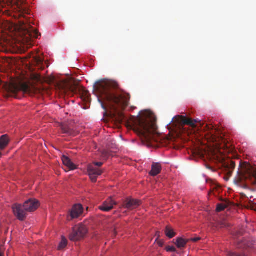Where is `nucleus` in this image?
I'll use <instances>...</instances> for the list:
<instances>
[{
    "instance_id": "a211bd4d",
    "label": "nucleus",
    "mask_w": 256,
    "mask_h": 256,
    "mask_svg": "<svg viewBox=\"0 0 256 256\" xmlns=\"http://www.w3.org/2000/svg\"><path fill=\"white\" fill-rule=\"evenodd\" d=\"M60 128L62 133L70 136L74 134V132L67 124H61Z\"/></svg>"
},
{
    "instance_id": "7ed1b4c3",
    "label": "nucleus",
    "mask_w": 256,
    "mask_h": 256,
    "mask_svg": "<svg viewBox=\"0 0 256 256\" xmlns=\"http://www.w3.org/2000/svg\"><path fill=\"white\" fill-rule=\"evenodd\" d=\"M87 231V229L84 225L76 226L73 228L72 232L70 236V239L72 241L80 240L84 238Z\"/></svg>"
},
{
    "instance_id": "f257e3e1",
    "label": "nucleus",
    "mask_w": 256,
    "mask_h": 256,
    "mask_svg": "<svg viewBox=\"0 0 256 256\" xmlns=\"http://www.w3.org/2000/svg\"><path fill=\"white\" fill-rule=\"evenodd\" d=\"M94 90L98 95V100L102 108L110 110L111 114L121 122L124 118L122 110L128 104L130 94L118 90V84L112 80H101L94 86Z\"/></svg>"
},
{
    "instance_id": "a878e982",
    "label": "nucleus",
    "mask_w": 256,
    "mask_h": 256,
    "mask_svg": "<svg viewBox=\"0 0 256 256\" xmlns=\"http://www.w3.org/2000/svg\"><path fill=\"white\" fill-rule=\"evenodd\" d=\"M166 250L167 252H176V248L172 246H168L166 247Z\"/></svg>"
},
{
    "instance_id": "412c9836",
    "label": "nucleus",
    "mask_w": 256,
    "mask_h": 256,
    "mask_svg": "<svg viewBox=\"0 0 256 256\" xmlns=\"http://www.w3.org/2000/svg\"><path fill=\"white\" fill-rule=\"evenodd\" d=\"M217 145V146L218 148L221 149V148H228L227 144H226V140L222 137H220L218 138V140H216Z\"/></svg>"
},
{
    "instance_id": "2eb2a0df",
    "label": "nucleus",
    "mask_w": 256,
    "mask_h": 256,
    "mask_svg": "<svg viewBox=\"0 0 256 256\" xmlns=\"http://www.w3.org/2000/svg\"><path fill=\"white\" fill-rule=\"evenodd\" d=\"M62 159L64 164L67 167L68 170H74L76 168V166L68 156H62Z\"/></svg>"
},
{
    "instance_id": "ddd939ff",
    "label": "nucleus",
    "mask_w": 256,
    "mask_h": 256,
    "mask_svg": "<svg viewBox=\"0 0 256 256\" xmlns=\"http://www.w3.org/2000/svg\"><path fill=\"white\" fill-rule=\"evenodd\" d=\"M84 208L80 204H74L70 211V216L72 218H76L80 216L83 212Z\"/></svg>"
},
{
    "instance_id": "bb28decb",
    "label": "nucleus",
    "mask_w": 256,
    "mask_h": 256,
    "mask_svg": "<svg viewBox=\"0 0 256 256\" xmlns=\"http://www.w3.org/2000/svg\"><path fill=\"white\" fill-rule=\"evenodd\" d=\"M34 60H35L36 62V64H41L42 62V59L40 57H38V56L34 57Z\"/></svg>"
},
{
    "instance_id": "1a4fd4ad",
    "label": "nucleus",
    "mask_w": 256,
    "mask_h": 256,
    "mask_svg": "<svg viewBox=\"0 0 256 256\" xmlns=\"http://www.w3.org/2000/svg\"><path fill=\"white\" fill-rule=\"evenodd\" d=\"M39 202L36 199H29L26 201L24 207L28 212H32L36 210L39 206Z\"/></svg>"
},
{
    "instance_id": "423d86ee",
    "label": "nucleus",
    "mask_w": 256,
    "mask_h": 256,
    "mask_svg": "<svg viewBox=\"0 0 256 256\" xmlns=\"http://www.w3.org/2000/svg\"><path fill=\"white\" fill-rule=\"evenodd\" d=\"M88 172L90 178L93 182H96L97 178L103 172L102 170L94 165L88 164Z\"/></svg>"
},
{
    "instance_id": "4468645a",
    "label": "nucleus",
    "mask_w": 256,
    "mask_h": 256,
    "mask_svg": "<svg viewBox=\"0 0 256 256\" xmlns=\"http://www.w3.org/2000/svg\"><path fill=\"white\" fill-rule=\"evenodd\" d=\"M10 90L14 94L16 93L19 90L27 93L30 92V88L26 84H22L18 86H12L10 88Z\"/></svg>"
},
{
    "instance_id": "2f4dec72",
    "label": "nucleus",
    "mask_w": 256,
    "mask_h": 256,
    "mask_svg": "<svg viewBox=\"0 0 256 256\" xmlns=\"http://www.w3.org/2000/svg\"><path fill=\"white\" fill-rule=\"evenodd\" d=\"M117 228H117V227H115V228H114V234L115 235H116V234H117V232H118Z\"/></svg>"
},
{
    "instance_id": "aec40b11",
    "label": "nucleus",
    "mask_w": 256,
    "mask_h": 256,
    "mask_svg": "<svg viewBox=\"0 0 256 256\" xmlns=\"http://www.w3.org/2000/svg\"><path fill=\"white\" fill-rule=\"evenodd\" d=\"M189 240L184 239L182 238H178L176 240V244L179 248L185 247Z\"/></svg>"
},
{
    "instance_id": "b1692460",
    "label": "nucleus",
    "mask_w": 256,
    "mask_h": 256,
    "mask_svg": "<svg viewBox=\"0 0 256 256\" xmlns=\"http://www.w3.org/2000/svg\"><path fill=\"white\" fill-rule=\"evenodd\" d=\"M82 96L84 100L88 101L89 99L90 94L87 90H83Z\"/></svg>"
},
{
    "instance_id": "9b49d317",
    "label": "nucleus",
    "mask_w": 256,
    "mask_h": 256,
    "mask_svg": "<svg viewBox=\"0 0 256 256\" xmlns=\"http://www.w3.org/2000/svg\"><path fill=\"white\" fill-rule=\"evenodd\" d=\"M116 204V203L113 200L111 197H110L103 202L102 206H99V209L104 212H109L113 208L114 206Z\"/></svg>"
},
{
    "instance_id": "72a5a7b5",
    "label": "nucleus",
    "mask_w": 256,
    "mask_h": 256,
    "mask_svg": "<svg viewBox=\"0 0 256 256\" xmlns=\"http://www.w3.org/2000/svg\"><path fill=\"white\" fill-rule=\"evenodd\" d=\"M2 153L0 152V158L2 157Z\"/></svg>"
},
{
    "instance_id": "f03ea898",
    "label": "nucleus",
    "mask_w": 256,
    "mask_h": 256,
    "mask_svg": "<svg viewBox=\"0 0 256 256\" xmlns=\"http://www.w3.org/2000/svg\"><path fill=\"white\" fill-rule=\"evenodd\" d=\"M134 132L140 138L142 142L148 146H154L158 142L156 134V120L150 117L138 118L133 126Z\"/></svg>"
},
{
    "instance_id": "473e14b6",
    "label": "nucleus",
    "mask_w": 256,
    "mask_h": 256,
    "mask_svg": "<svg viewBox=\"0 0 256 256\" xmlns=\"http://www.w3.org/2000/svg\"><path fill=\"white\" fill-rule=\"evenodd\" d=\"M0 256H3V252H2L0 248Z\"/></svg>"
},
{
    "instance_id": "39448f33",
    "label": "nucleus",
    "mask_w": 256,
    "mask_h": 256,
    "mask_svg": "<svg viewBox=\"0 0 256 256\" xmlns=\"http://www.w3.org/2000/svg\"><path fill=\"white\" fill-rule=\"evenodd\" d=\"M140 204L141 201L130 198H127L123 201L122 207L128 210H133L138 208Z\"/></svg>"
},
{
    "instance_id": "6e6552de",
    "label": "nucleus",
    "mask_w": 256,
    "mask_h": 256,
    "mask_svg": "<svg viewBox=\"0 0 256 256\" xmlns=\"http://www.w3.org/2000/svg\"><path fill=\"white\" fill-rule=\"evenodd\" d=\"M177 118L178 122L182 126L188 125L192 128H195L196 127V124L198 122L202 126L200 121L198 122L197 120H192L191 118H186L184 116H179Z\"/></svg>"
},
{
    "instance_id": "f8f14e48",
    "label": "nucleus",
    "mask_w": 256,
    "mask_h": 256,
    "mask_svg": "<svg viewBox=\"0 0 256 256\" xmlns=\"http://www.w3.org/2000/svg\"><path fill=\"white\" fill-rule=\"evenodd\" d=\"M58 88L62 94H66L68 92H74L76 88L70 86L66 82H62L58 84Z\"/></svg>"
},
{
    "instance_id": "5701e85b",
    "label": "nucleus",
    "mask_w": 256,
    "mask_h": 256,
    "mask_svg": "<svg viewBox=\"0 0 256 256\" xmlns=\"http://www.w3.org/2000/svg\"><path fill=\"white\" fill-rule=\"evenodd\" d=\"M67 244L68 241L64 237L62 236V240L58 245V250H62L64 249L67 246Z\"/></svg>"
},
{
    "instance_id": "dca6fc26",
    "label": "nucleus",
    "mask_w": 256,
    "mask_h": 256,
    "mask_svg": "<svg viewBox=\"0 0 256 256\" xmlns=\"http://www.w3.org/2000/svg\"><path fill=\"white\" fill-rule=\"evenodd\" d=\"M161 170L162 166L160 163H153L150 174L154 176H156L160 172Z\"/></svg>"
},
{
    "instance_id": "6ab92c4d",
    "label": "nucleus",
    "mask_w": 256,
    "mask_h": 256,
    "mask_svg": "<svg viewBox=\"0 0 256 256\" xmlns=\"http://www.w3.org/2000/svg\"><path fill=\"white\" fill-rule=\"evenodd\" d=\"M220 161L224 166H225L226 168H228L229 170H232L235 168V162L232 161L231 160H228L227 161H226L224 160V158H222V160H220Z\"/></svg>"
},
{
    "instance_id": "c85d7f7f",
    "label": "nucleus",
    "mask_w": 256,
    "mask_h": 256,
    "mask_svg": "<svg viewBox=\"0 0 256 256\" xmlns=\"http://www.w3.org/2000/svg\"><path fill=\"white\" fill-rule=\"evenodd\" d=\"M200 240V237H197L195 238H192L190 240L194 242H196Z\"/></svg>"
},
{
    "instance_id": "393cba45",
    "label": "nucleus",
    "mask_w": 256,
    "mask_h": 256,
    "mask_svg": "<svg viewBox=\"0 0 256 256\" xmlns=\"http://www.w3.org/2000/svg\"><path fill=\"white\" fill-rule=\"evenodd\" d=\"M226 208V204H219L217 205L216 207V211L217 212H222Z\"/></svg>"
},
{
    "instance_id": "c756f323",
    "label": "nucleus",
    "mask_w": 256,
    "mask_h": 256,
    "mask_svg": "<svg viewBox=\"0 0 256 256\" xmlns=\"http://www.w3.org/2000/svg\"><path fill=\"white\" fill-rule=\"evenodd\" d=\"M158 244L159 245V246H162L163 245H164V242L162 240H159L158 242Z\"/></svg>"
},
{
    "instance_id": "20e7f679",
    "label": "nucleus",
    "mask_w": 256,
    "mask_h": 256,
    "mask_svg": "<svg viewBox=\"0 0 256 256\" xmlns=\"http://www.w3.org/2000/svg\"><path fill=\"white\" fill-rule=\"evenodd\" d=\"M12 208L14 216L18 220L23 221L26 219L28 211L25 210L24 204H14L12 206Z\"/></svg>"
},
{
    "instance_id": "9d476101",
    "label": "nucleus",
    "mask_w": 256,
    "mask_h": 256,
    "mask_svg": "<svg viewBox=\"0 0 256 256\" xmlns=\"http://www.w3.org/2000/svg\"><path fill=\"white\" fill-rule=\"evenodd\" d=\"M22 28L24 30L26 39L32 38H38L39 34L36 29L30 27V26H22Z\"/></svg>"
},
{
    "instance_id": "0eeeda50",
    "label": "nucleus",
    "mask_w": 256,
    "mask_h": 256,
    "mask_svg": "<svg viewBox=\"0 0 256 256\" xmlns=\"http://www.w3.org/2000/svg\"><path fill=\"white\" fill-rule=\"evenodd\" d=\"M25 1L26 0H8V2L10 4L16 6L20 11L19 16L24 17H25L24 14H30L28 10L22 6V5L24 4Z\"/></svg>"
},
{
    "instance_id": "7c9ffc66",
    "label": "nucleus",
    "mask_w": 256,
    "mask_h": 256,
    "mask_svg": "<svg viewBox=\"0 0 256 256\" xmlns=\"http://www.w3.org/2000/svg\"><path fill=\"white\" fill-rule=\"evenodd\" d=\"M239 235H242V232H236V234L235 235V236L236 237L237 236H238Z\"/></svg>"
},
{
    "instance_id": "cd10ccee",
    "label": "nucleus",
    "mask_w": 256,
    "mask_h": 256,
    "mask_svg": "<svg viewBox=\"0 0 256 256\" xmlns=\"http://www.w3.org/2000/svg\"><path fill=\"white\" fill-rule=\"evenodd\" d=\"M91 164L96 166V168H99L103 165V162H94Z\"/></svg>"
},
{
    "instance_id": "4be33fe9",
    "label": "nucleus",
    "mask_w": 256,
    "mask_h": 256,
    "mask_svg": "<svg viewBox=\"0 0 256 256\" xmlns=\"http://www.w3.org/2000/svg\"><path fill=\"white\" fill-rule=\"evenodd\" d=\"M165 234L170 238H172L176 236V233L173 230L168 226L166 228Z\"/></svg>"
},
{
    "instance_id": "f3484780",
    "label": "nucleus",
    "mask_w": 256,
    "mask_h": 256,
    "mask_svg": "<svg viewBox=\"0 0 256 256\" xmlns=\"http://www.w3.org/2000/svg\"><path fill=\"white\" fill-rule=\"evenodd\" d=\"M9 138L7 134L2 135L0 138V150H4L8 144Z\"/></svg>"
}]
</instances>
